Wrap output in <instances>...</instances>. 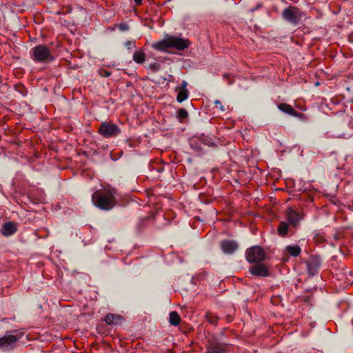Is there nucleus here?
<instances>
[{
    "label": "nucleus",
    "instance_id": "nucleus-1",
    "mask_svg": "<svg viewBox=\"0 0 353 353\" xmlns=\"http://www.w3.org/2000/svg\"><path fill=\"white\" fill-rule=\"evenodd\" d=\"M115 188H103L95 191L92 196L93 204L103 210H110L116 205Z\"/></svg>",
    "mask_w": 353,
    "mask_h": 353
},
{
    "label": "nucleus",
    "instance_id": "nucleus-2",
    "mask_svg": "<svg viewBox=\"0 0 353 353\" xmlns=\"http://www.w3.org/2000/svg\"><path fill=\"white\" fill-rule=\"evenodd\" d=\"M190 45L188 39H183L175 36H169L164 39L159 41L152 45V47L160 51H168V49L174 48L177 50L187 49Z\"/></svg>",
    "mask_w": 353,
    "mask_h": 353
},
{
    "label": "nucleus",
    "instance_id": "nucleus-3",
    "mask_svg": "<svg viewBox=\"0 0 353 353\" xmlns=\"http://www.w3.org/2000/svg\"><path fill=\"white\" fill-rule=\"evenodd\" d=\"M30 57L34 62L43 63L52 62L54 59L50 48L43 44L37 45L33 48L31 50Z\"/></svg>",
    "mask_w": 353,
    "mask_h": 353
},
{
    "label": "nucleus",
    "instance_id": "nucleus-4",
    "mask_svg": "<svg viewBox=\"0 0 353 353\" xmlns=\"http://www.w3.org/2000/svg\"><path fill=\"white\" fill-rule=\"evenodd\" d=\"M245 258L250 263H260L265 259V253L261 247L254 245L246 250Z\"/></svg>",
    "mask_w": 353,
    "mask_h": 353
},
{
    "label": "nucleus",
    "instance_id": "nucleus-5",
    "mask_svg": "<svg viewBox=\"0 0 353 353\" xmlns=\"http://www.w3.org/2000/svg\"><path fill=\"white\" fill-rule=\"evenodd\" d=\"M98 132L105 138H110L119 135L121 130L117 124L105 121L101 123Z\"/></svg>",
    "mask_w": 353,
    "mask_h": 353
},
{
    "label": "nucleus",
    "instance_id": "nucleus-6",
    "mask_svg": "<svg viewBox=\"0 0 353 353\" xmlns=\"http://www.w3.org/2000/svg\"><path fill=\"white\" fill-rule=\"evenodd\" d=\"M231 347V345L228 343H221L216 340L209 341L205 353H228Z\"/></svg>",
    "mask_w": 353,
    "mask_h": 353
},
{
    "label": "nucleus",
    "instance_id": "nucleus-7",
    "mask_svg": "<svg viewBox=\"0 0 353 353\" xmlns=\"http://www.w3.org/2000/svg\"><path fill=\"white\" fill-rule=\"evenodd\" d=\"M21 337V335H14L7 334L0 338V349L3 351H9L15 348L17 341Z\"/></svg>",
    "mask_w": 353,
    "mask_h": 353
},
{
    "label": "nucleus",
    "instance_id": "nucleus-8",
    "mask_svg": "<svg viewBox=\"0 0 353 353\" xmlns=\"http://www.w3.org/2000/svg\"><path fill=\"white\" fill-rule=\"evenodd\" d=\"M304 214L301 211H296L292 208H288V227L290 225L296 228L301 220L303 219Z\"/></svg>",
    "mask_w": 353,
    "mask_h": 353
},
{
    "label": "nucleus",
    "instance_id": "nucleus-9",
    "mask_svg": "<svg viewBox=\"0 0 353 353\" xmlns=\"http://www.w3.org/2000/svg\"><path fill=\"white\" fill-rule=\"evenodd\" d=\"M250 273L256 277H266L270 274L268 268L263 263H257L250 268Z\"/></svg>",
    "mask_w": 353,
    "mask_h": 353
},
{
    "label": "nucleus",
    "instance_id": "nucleus-10",
    "mask_svg": "<svg viewBox=\"0 0 353 353\" xmlns=\"http://www.w3.org/2000/svg\"><path fill=\"white\" fill-rule=\"evenodd\" d=\"M220 245L222 251L227 254L234 253L239 248V244L233 240H223Z\"/></svg>",
    "mask_w": 353,
    "mask_h": 353
},
{
    "label": "nucleus",
    "instance_id": "nucleus-11",
    "mask_svg": "<svg viewBox=\"0 0 353 353\" xmlns=\"http://www.w3.org/2000/svg\"><path fill=\"white\" fill-rule=\"evenodd\" d=\"M187 82L185 81H183L181 85L176 88V90L178 92L176 101L179 103H182L188 97V90L187 89Z\"/></svg>",
    "mask_w": 353,
    "mask_h": 353
},
{
    "label": "nucleus",
    "instance_id": "nucleus-12",
    "mask_svg": "<svg viewBox=\"0 0 353 353\" xmlns=\"http://www.w3.org/2000/svg\"><path fill=\"white\" fill-rule=\"evenodd\" d=\"M17 224L14 222L9 221L8 223H4L2 225L0 232L2 235L5 236H9L14 234L17 232Z\"/></svg>",
    "mask_w": 353,
    "mask_h": 353
},
{
    "label": "nucleus",
    "instance_id": "nucleus-13",
    "mask_svg": "<svg viewBox=\"0 0 353 353\" xmlns=\"http://www.w3.org/2000/svg\"><path fill=\"white\" fill-rule=\"evenodd\" d=\"M302 18L300 10L295 7H288V21L297 24Z\"/></svg>",
    "mask_w": 353,
    "mask_h": 353
},
{
    "label": "nucleus",
    "instance_id": "nucleus-14",
    "mask_svg": "<svg viewBox=\"0 0 353 353\" xmlns=\"http://www.w3.org/2000/svg\"><path fill=\"white\" fill-rule=\"evenodd\" d=\"M123 317L120 314L108 313L104 317L105 322L109 325H117L121 323Z\"/></svg>",
    "mask_w": 353,
    "mask_h": 353
},
{
    "label": "nucleus",
    "instance_id": "nucleus-15",
    "mask_svg": "<svg viewBox=\"0 0 353 353\" xmlns=\"http://www.w3.org/2000/svg\"><path fill=\"white\" fill-rule=\"evenodd\" d=\"M320 265V261L318 257H312L311 260L307 263L308 272L311 275H314L317 273Z\"/></svg>",
    "mask_w": 353,
    "mask_h": 353
},
{
    "label": "nucleus",
    "instance_id": "nucleus-16",
    "mask_svg": "<svg viewBox=\"0 0 353 353\" xmlns=\"http://www.w3.org/2000/svg\"><path fill=\"white\" fill-rule=\"evenodd\" d=\"M169 322L174 326H177L180 324L181 317L176 311H172L170 313Z\"/></svg>",
    "mask_w": 353,
    "mask_h": 353
},
{
    "label": "nucleus",
    "instance_id": "nucleus-17",
    "mask_svg": "<svg viewBox=\"0 0 353 353\" xmlns=\"http://www.w3.org/2000/svg\"><path fill=\"white\" fill-rule=\"evenodd\" d=\"M133 60L137 63H143L145 60V54L141 50L135 51L133 54Z\"/></svg>",
    "mask_w": 353,
    "mask_h": 353
},
{
    "label": "nucleus",
    "instance_id": "nucleus-18",
    "mask_svg": "<svg viewBox=\"0 0 353 353\" xmlns=\"http://www.w3.org/2000/svg\"><path fill=\"white\" fill-rule=\"evenodd\" d=\"M277 232L280 236L285 237L287 235V222L281 221L277 228Z\"/></svg>",
    "mask_w": 353,
    "mask_h": 353
},
{
    "label": "nucleus",
    "instance_id": "nucleus-19",
    "mask_svg": "<svg viewBox=\"0 0 353 353\" xmlns=\"http://www.w3.org/2000/svg\"><path fill=\"white\" fill-rule=\"evenodd\" d=\"M206 320L211 324L216 325L219 318L211 312H207L205 314Z\"/></svg>",
    "mask_w": 353,
    "mask_h": 353
},
{
    "label": "nucleus",
    "instance_id": "nucleus-20",
    "mask_svg": "<svg viewBox=\"0 0 353 353\" xmlns=\"http://www.w3.org/2000/svg\"><path fill=\"white\" fill-rule=\"evenodd\" d=\"M301 252V248L299 245H288V254L292 256H297Z\"/></svg>",
    "mask_w": 353,
    "mask_h": 353
},
{
    "label": "nucleus",
    "instance_id": "nucleus-21",
    "mask_svg": "<svg viewBox=\"0 0 353 353\" xmlns=\"http://www.w3.org/2000/svg\"><path fill=\"white\" fill-rule=\"evenodd\" d=\"M188 117V112L185 108H179L176 113V118L183 122V121Z\"/></svg>",
    "mask_w": 353,
    "mask_h": 353
},
{
    "label": "nucleus",
    "instance_id": "nucleus-22",
    "mask_svg": "<svg viewBox=\"0 0 353 353\" xmlns=\"http://www.w3.org/2000/svg\"><path fill=\"white\" fill-rule=\"evenodd\" d=\"M99 74L102 77H109L111 72L105 69L101 68L99 70Z\"/></svg>",
    "mask_w": 353,
    "mask_h": 353
},
{
    "label": "nucleus",
    "instance_id": "nucleus-23",
    "mask_svg": "<svg viewBox=\"0 0 353 353\" xmlns=\"http://www.w3.org/2000/svg\"><path fill=\"white\" fill-rule=\"evenodd\" d=\"M119 30L121 31H127L129 30V26L125 23H121L118 26Z\"/></svg>",
    "mask_w": 353,
    "mask_h": 353
},
{
    "label": "nucleus",
    "instance_id": "nucleus-24",
    "mask_svg": "<svg viewBox=\"0 0 353 353\" xmlns=\"http://www.w3.org/2000/svg\"><path fill=\"white\" fill-rule=\"evenodd\" d=\"M214 104H215V108L219 109V110H220L221 111H224L225 110H224V107H223V105H222V103H221V102L220 101L216 100L214 101Z\"/></svg>",
    "mask_w": 353,
    "mask_h": 353
},
{
    "label": "nucleus",
    "instance_id": "nucleus-25",
    "mask_svg": "<svg viewBox=\"0 0 353 353\" xmlns=\"http://www.w3.org/2000/svg\"><path fill=\"white\" fill-rule=\"evenodd\" d=\"M288 114L293 116H300L302 114H296V111L290 105H288Z\"/></svg>",
    "mask_w": 353,
    "mask_h": 353
},
{
    "label": "nucleus",
    "instance_id": "nucleus-26",
    "mask_svg": "<svg viewBox=\"0 0 353 353\" xmlns=\"http://www.w3.org/2000/svg\"><path fill=\"white\" fill-rule=\"evenodd\" d=\"M149 68L152 69L153 71H157L160 68V65L157 63H154L152 64H150Z\"/></svg>",
    "mask_w": 353,
    "mask_h": 353
},
{
    "label": "nucleus",
    "instance_id": "nucleus-27",
    "mask_svg": "<svg viewBox=\"0 0 353 353\" xmlns=\"http://www.w3.org/2000/svg\"><path fill=\"white\" fill-rule=\"evenodd\" d=\"M125 47L128 48V49L130 50L132 49V48H134L135 46L134 45V41H128L125 43Z\"/></svg>",
    "mask_w": 353,
    "mask_h": 353
},
{
    "label": "nucleus",
    "instance_id": "nucleus-28",
    "mask_svg": "<svg viewBox=\"0 0 353 353\" xmlns=\"http://www.w3.org/2000/svg\"><path fill=\"white\" fill-rule=\"evenodd\" d=\"M279 108L283 112H287V103H281L279 105Z\"/></svg>",
    "mask_w": 353,
    "mask_h": 353
},
{
    "label": "nucleus",
    "instance_id": "nucleus-29",
    "mask_svg": "<svg viewBox=\"0 0 353 353\" xmlns=\"http://www.w3.org/2000/svg\"><path fill=\"white\" fill-rule=\"evenodd\" d=\"M43 231L46 232V235H39V234H38L37 236H38V237H39V238H46V237H47V236H48V234H49V231H48V230H46V229H44V230H39V232H43Z\"/></svg>",
    "mask_w": 353,
    "mask_h": 353
},
{
    "label": "nucleus",
    "instance_id": "nucleus-30",
    "mask_svg": "<svg viewBox=\"0 0 353 353\" xmlns=\"http://www.w3.org/2000/svg\"><path fill=\"white\" fill-rule=\"evenodd\" d=\"M323 238L321 236V234H316L314 236V240L318 242H321V241H323Z\"/></svg>",
    "mask_w": 353,
    "mask_h": 353
},
{
    "label": "nucleus",
    "instance_id": "nucleus-31",
    "mask_svg": "<svg viewBox=\"0 0 353 353\" xmlns=\"http://www.w3.org/2000/svg\"><path fill=\"white\" fill-rule=\"evenodd\" d=\"M282 15H283V17L285 19H287V7L285 8L283 11H282Z\"/></svg>",
    "mask_w": 353,
    "mask_h": 353
},
{
    "label": "nucleus",
    "instance_id": "nucleus-32",
    "mask_svg": "<svg viewBox=\"0 0 353 353\" xmlns=\"http://www.w3.org/2000/svg\"><path fill=\"white\" fill-rule=\"evenodd\" d=\"M134 1L137 6L141 5L142 3V0H134Z\"/></svg>",
    "mask_w": 353,
    "mask_h": 353
},
{
    "label": "nucleus",
    "instance_id": "nucleus-33",
    "mask_svg": "<svg viewBox=\"0 0 353 353\" xmlns=\"http://www.w3.org/2000/svg\"><path fill=\"white\" fill-rule=\"evenodd\" d=\"M283 2V0H276V6H279L280 4V3H282Z\"/></svg>",
    "mask_w": 353,
    "mask_h": 353
},
{
    "label": "nucleus",
    "instance_id": "nucleus-34",
    "mask_svg": "<svg viewBox=\"0 0 353 353\" xmlns=\"http://www.w3.org/2000/svg\"><path fill=\"white\" fill-rule=\"evenodd\" d=\"M277 299H278L277 297L273 298L272 299L273 303H275Z\"/></svg>",
    "mask_w": 353,
    "mask_h": 353
},
{
    "label": "nucleus",
    "instance_id": "nucleus-35",
    "mask_svg": "<svg viewBox=\"0 0 353 353\" xmlns=\"http://www.w3.org/2000/svg\"><path fill=\"white\" fill-rule=\"evenodd\" d=\"M15 332V331L11 330V331L10 332V333H13V332Z\"/></svg>",
    "mask_w": 353,
    "mask_h": 353
}]
</instances>
